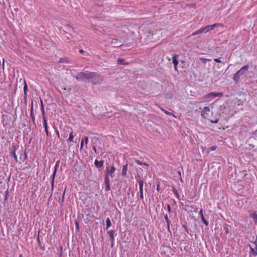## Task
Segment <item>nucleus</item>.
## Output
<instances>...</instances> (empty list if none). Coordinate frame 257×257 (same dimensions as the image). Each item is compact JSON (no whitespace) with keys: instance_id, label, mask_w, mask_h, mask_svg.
<instances>
[{"instance_id":"obj_26","label":"nucleus","mask_w":257,"mask_h":257,"mask_svg":"<svg viewBox=\"0 0 257 257\" xmlns=\"http://www.w3.org/2000/svg\"><path fill=\"white\" fill-rule=\"evenodd\" d=\"M198 31V33L199 34H201L203 32H205V30L204 29V28H200V29H199Z\"/></svg>"},{"instance_id":"obj_49","label":"nucleus","mask_w":257,"mask_h":257,"mask_svg":"<svg viewBox=\"0 0 257 257\" xmlns=\"http://www.w3.org/2000/svg\"><path fill=\"white\" fill-rule=\"evenodd\" d=\"M67 136H68V134H65L63 135V137H64V138H67Z\"/></svg>"},{"instance_id":"obj_11","label":"nucleus","mask_w":257,"mask_h":257,"mask_svg":"<svg viewBox=\"0 0 257 257\" xmlns=\"http://www.w3.org/2000/svg\"><path fill=\"white\" fill-rule=\"evenodd\" d=\"M108 236L110 237L111 241V245H113L114 238V230H110L107 231V232Z\"/></svg>"},{"instance_id":"obj_54","label":"nucleus","mask_w":257,"mask_h":257,"mask_svg":"<svg viewBox=\"0 0 257 257\" xmlns=\"http://www.w3.org/2000/svg\"><path fill=\"white\" fill-rule=\"evenodd\" d=\"M19 257H23V254H20L19 255Z\"/></svg>"},{"instance_id":"obj_8","label":"nucleus","mask_w":257,"mask_h":257,"mask_svg":"<svg viewBox=\"0 0 257 257\" xmlns=\"http://www.w3.org/2000/svg\"><path fill=\"white\" fill-rule=\"evenodd\" d=\"M57 163L55 165L54 170V172H53V174L52 175L51 186H52V190H53V188H54V180H55V176H56V172H57Z\"/></svg>"},{"instance_id":"obj_4","label":"nucleus","mask_w":257,"mask_h":257,"mask_svg":"<svg viewBox=\"0 0 257 257\" xmlns=\"http://www.w3.org/2000/svg\"><path fill=\"white\" fill-rule=\"evenodd\" d=\"M95 75H96V77L99 78V79H96V78H95L94 77L91 78L90 80H88V82L92 83L94 85L100 84L102 83V82L103 81V79L100 77V75L97 74L96 72H95Z\"/></svg>"},{"instance_id":"obj_43","label":"nucleus","mask_w":257,"mask_h":257,"mask_svg":"<svg viewBox=\"0 0 257 257\" xmlns=\"http://www.w3.org/2000/svg\"><path fill=\"white\" fill-rule=\"evenodd\" d=\"M45 132H46V135H47V136H49V132H48V128H45Z\"/></svg>"},{"instance_id":"obj_21","label":"nucleus","mask_w":257,"mask_h":257,"mask_svg":"<svg viewBox=\"0 0 257 257\" xmlns=\"http://www.w3.org/2000/svg\"><path fill=\"white\" fill-rule=\"evenodd\" d=\"M127 165H126L123 167L122 170V174L123 176H125L126 174V172L127 170Z\"/></svg>"},{"instance_id":"obj_37","label":"nucleus","mask_w":257,"mask_h":257,"mask_svg":"<svg viewBox=\"0 0 257 257\" xmlns=\"http://www.w3.org/2000/svg\"><path fill=\"white\" fill-rule=\"evenodd\" d=\"M210 122L213 123H217L218 122V119H216L215 120H210Z\"/></svg>"},{"instance_id":"obj_24","label":"nucleus","mask_w":257,"mask_h":257,"mask_svg":"<svg viewBox=\"0 0 257 257\" xmlns=\"http://www.w3.org/2000/svg\"><path fill=\"white\" fill-rule=\"evenodd\" d=\"M111 43L112 44L115 45L116 46L115 47H118L117 45L119 43V42H118V40L116 39H113Z\"/></svg>"},{"instance_id":"obj_33","label":"nucleus","mask_w":257,"mask_h":257,"mask_svg":"<svg viewBox=\"0 0 257 257\" xmlns=\"http://www.w3.org/2000/svg\"><path fill=\"white\" fill-rule=\"evenodd\" d=\"M199 214L201 218L202 217V216H203V210H202V209H201L200 210V211H199Z\"/></svg>"},{"instance_id":"obj_48","label":"nucleus","mask_w":257,"mask_h":257,"mask_svg":"<svg viewBox=\"0 0 257 257\" xmlns=\"http://www.w3.org/2000/svg\"><path fill=\"white\" fill-rule=\"evenodd\" d=\"M24 158H25V159H27V154L26 153H24Z\"/></svg>"},{"instance_id":"obj_27","label":"nucleus","mask_w":257,"mask_h":257,"mask_svg":"<svg viewBox=\"0 0 257 257\" xmlns=\"http://www.w3.org/2000/svg\"><path fill=\"white\" fill-rule=\"evenodd\" d=\"M43 120H44V126L45 128H48V125H47V120H46V117L43 118Z\"/></svg>"},{"instance_id":"obj_25","label":"nucleus","mask_w":257,"mask_h":257,"mask_svg":"<svg viewBox=\"0 0 257 257\" xmlns=\"http://www.w3.org/2000/svg\"><path fill=\"white\" fill-rule=\"evenodd\" d=\"M201 219L203 223H204L206 226L208 225V222L206 220L204 216H202Z\"/></svg>"},{"instance_id":"obj_38","label":"nucleus","mask_w":257,"mask_h":257,"mask_svg":"<svg viewBox=\"0 0 257 257\" xmlns=\"http://www.w3.org/2000/svg\"><path fill=\"white\" fill-rule=\"evenodd\" d=\"M140 198L142 200L144 199V195H143V192H140Z\"/></svg>"},{"instance_id":"obj_13","label":"nucleus","mask_w":257,"mask_h":257,"mask_svg":"<svg viewBox=\"0 0 257 257\" xmlns=\"http://www.w3.org/2000/svg\"><path fill=\"white\" fill-rule=\"evenodd\" d=\"M103 164L104 161L102 160L99 161H98L97 160H95L94 162L95 166L98 168H101L103 166Z\"/></svg>"},{"instance_id":"obj_47","label":"nucleus","mask_w":257,"mask_h":257,"mask_svg":"<svg viewBox=\"0 0 257 257\" xmlns=\"http://www.w3.org/2000/svg\"><path fill=\"white\" fill-rule=\"evenodd\" d=\"M75 224L77 229H79L78 223L77 221H76Z\"/></svg>"},{"instance_id":"obj_46","label":"nucleus","mask_w":257,"mask_h":257,"mask_svg":"<svg viewBox=\"0 0 257 257\" xmlns=\"http://www.w3.org/2000/svg\"><path fill=\"white\" fill-rule=\"evenodd\" d=\"M167 210L169 212H170L171 211V207L169 205H168V206H167Z\"/></svg>"},{"instance_id":"obj_2","label":"nucleus","mask_w":257,"mask_h":257,"mask_svg":"<svg viewBox=\"0 0 257 257\" xmlns=\"http://www.w3.org/2000/svg\"><path fill=\"white\" fill-rule=\"evenodd\" d=\"M249 66L248 65H244L238 70L236 73H235L232 77L233 80L235 82H237L240 78V77L248 71Z\"/></svg>"},{"instance_id":"obj_20","label":"nucleus","mask_w":257,"mask_h":257,"mask_svg":"<svg viewBox=\"0 0 257 257\" xmlns=\"http://www.w3.org/2000/svg\"><path fill=\"white\" fill-rule=\"evenodd\" d=\"M135 161L136 162V163L139 165H145L147 167L149 166V164L146 163H142L140 161L135 159Z\"/></svg>"},{"instance_id":"obj_9","label":"nucleus","mask_w":257,"mask_h":257,"mask_svg":"<svg viewBox=\"0 0 257 257\" xmlns=\"http://www.w3.org/2000/svg\"><path fill=\"white\" fill-rule=\"evenodd\" d=\"M221 25L219 23H216V24H214L213 25H208V26H206L205 27H204V29L205 30V33H207V32L210 31V30L213 29L216 26H221Z\"/></svg>"},{"instance_id":"obj_56","label":"nucleus","mask_w":257,"mask_h":257,"mask_svg":"<svg viewBox=\"0 0 257 257\" xmlns=\"http://www.w3.org/2000/svg\"><path fill=\"white\" fill-rule=\"evenodd\" d=\"M256 132H257V130H256Z\"/></svg>"},{"instance_id":"obj_35","label":"nucleus","mask_w":257,"mask_h":257,"mask_svg":"<svg viewBox=\"0 0 257 257\" xmlns=\"http://www.w3.org/2000/svg\"><path fill=\"white\" fill-rule=\"evenodd\" d=\"M214 61L216 63H221V61L218 58H215L214 59Z\"/></svg>"},{"instance_id":"obj_29","label":"nucleus","mask_w":257,"mask_h":257,"mask_svg":"<svg viewBox=\"0 0 257 257\" xmlns=\"http://www.w3.org/2000/svg\"><path fill=\"white\" fill-rule=\"evenodd\" d=\"M105 191H107L110 190V184H105Z\"/></svg>"},{"instance_id":"obj_14","label":"nucleus","mask_w":257,"mask_h":257,"mask_svg":"<svg viewBox=\"0 0 257 257\" xmlns=\"http://www.w3.org/2000/svg\"><path fill=\"white\" fill-rule=\"evenodd\" d=\"M139 185L140 192H143L144 181L142 179L138 180Z\"/></svg>"},{"instance_id":"obj_10","label":"nucleus","mask_w":257,"mask_h":257,"mask_svg":"<svg viewBox=\"0 0 257 257\" xmlns=\"http://www.w3.org/2000/svg\"><path fill=\"white\" fill-rule=\"evenodd\" d=\"M249 248L250 250L249 251V254L254 256L257 255V246L254 245V247H252L249 245Z\"/></svg>"},{"instance_id":"obj_51","label":"nucleus","mask_w":257,"mask_h":257,"mask_svg":"<svg viewBox=\"0 0 257 257\" xmlns=\"http://www.w3.org/2000/svg\"><path fill=\"white\" fill-rule=\"evenodd\" d=\"M79 52H80V53H83V50H80V51H79Z\"/></svg>"},{"instance_id":"obj_22","label":"nucleus","mask_w":257,"mask_h":257,"mask_svg":"<svg viewBox=\"0 0 257 257\" xmlns=\"http://www.w3.org/2000/svg\"><path fill=\"white\" fill-rule=\"evenodd\" d=\"M200 60L204 63L206 64L207 62L210 61L211 59H207L205 58H200Z\"/></svg>"},{"instance_id":"obj_42","label":"nucleus","mask_w":257,"mask_h":257,"mask_svg":"<svg viewBox=\"0 0 257 257\" xmlns=\"http://www.w3.org/2000/svg\"><path fill=\"white\" fill-rule=\"evenodd\" d=\"M31 116L32 119L33 121L34 122L35 121V117L33 115L32 112L31 113Z\"/></svg>"},{"instance_id":"obj_52","label":"nucleus","mask_w":257,"mask_h":257,"mask_svg":"<svg viewBox=\"0 0 257 257\" xmlns=\"http://www.w3.org/2000/svg\"><path fill=\"white\" fill-rule=\"evenodd\" d=\"M7 194H8V192L7 193L6 195H7ZM7 196H6L5 200H7Z\"/></svg>"},{"instance_id":"obj_39","label":"nucleus","mask_w":257,"mask_h":257,"mask_svg":"<svg viewBox=\"0 0 257 257\" xmlns=\"http://www.w3.org/2000/svg\"><path fill=\"white\" fill-rule=\"evenodd\" d=\"M27 89H28L27 85L26 84H25V85L24 87V90L25 93H26V91L27 90Z\"/></svg>"},{"instance_id":"obj_23","label":"nucleus","mask_w":257,"mask_h":257,"mask_svg":"<svg viewBox=\"0 0 257 257\" xmlns=\"http://www.w3.org/2000/svg\"><path fill=\"white\" fill-rule=\"evenodd\" d=\"M104 182H105V184H109V182H110L109 178V176H108L107 175L105 176Z\"/></svg>"},{"instance_id":"obj_12","label":"nucleus","mask_w":257,"mask_h":257,"mask_svg":"<svg viewBox=\"0 0 257 257\" xmlns=\"http://www.w3.org/2000/svg\"><path fill=\"white\" fill-rule=\"evenodd\" d=\"M13 150L11 153V155L14 158L15 162L17 163L18 162V158L16 153L17 148L15 146L12 147Z\"/></svg>"},{"instance_id":"obj_41","label":"nucleus","mask_w":257,"mask_h":257,"mask_svg":"<svg viewBox=\"0 0 257 257\" xmlns=\"http://www.w3.org/2000/svg\"><path fill=\"white\" fill-rule=\"evenodd\" d=\"M166 223L167 224L168 228L169 230H170V221L168 220V222H166Z\"/></svg>"},{"instance_id":"obj_31","label":"nucleus","mask_w":257,"mask_h":257,"mask_svg":"<svg viewBox=\"0 0 257 257\" xmlns=\"http://www.w3.org/2000/svg\"><path fill=\"white\" fill-rule=\"evenodd\" d=\"M41 109H42V115H43V118H44V117H45V114L44 108L43 106H42Z\"/></svg>"},{"instance_id":"obj_50","label":"nucleus","mask_w":257,"mask_h":257,"mask_svg":"<svg viewBox=\"0 0 257 257\" xmlns=\"http://www.w3.org/2000/svg\"><path fill=\"white\" fill-rule=\"evenodd\" d=\"M57 134L58 137H59V134L58 132H57Z\"/></svg>"},{"instance_id":"obj_17","label":"nucleus","mask_w":257,"mask_h":257,"mask_svg":"<svg viewBox=\"0 0 257 257\" xmlns=\"http://www.w3.org/2000/svg\"><path fill=\"white\" fill-rule=\"evenodd\" d=\"M111 225V221L109 218H107L106 220V229L107 230Z\"/></svg>"},{"instance_id":"obj_34","label":"nucleus","mask_w":257,"mask_h":257,"mask_svg":"<svg viewBox=\"0 0 257 257\" xmlns=\"http://www.w3.org/2000/svg\"><path fill=\"white\" fill-rule=\"evenodd\" d=\"M83 145H84V142H83V139L82 140L81 142V144H80V150H81L83 148Z\"/></svg>"},{"instance_id":"obj_5","label":"nucleus","mask_w":257,"mask_h":257,"mask_svg":"<svg viewBox=\"0 0 257 257\" xmlns=\"http://www.w3.org/2000/svg\"><path fill=\"white\" fill-rule=\"evenodd\" d=\"M210 112V109L209 107L205 106L201 112V116L204 118H207Z\"/></svg>"},{"instance_id":"obj_28","label":"nucleus","mask_w":257,"mask_h":257,"mask_svg":"<svg viewBox=\"0 0 257 257\" xmlns=\"http://www.w3.org/2000/svg\"><path fill=\"white\" fill-rule=\"evenodd\" d=\"M216 148H217V147L216 146H213L210 147L209 148V150L211 151H214L216 149Z\"/></svg>"},{"instance_id":"obj_18","label":"nucleus","mask_w":257,"mask_h":257,"mask_svg":"<svg viewBox=\"0 0 257 257\" xmlns=\"http://www.w3.org/2000/svg\"><path fill=\"white\" fill-rule=\"evenodd\" d=\"M74 137V136L73 135V132L71 131L70 134H69V138L67 140V141L69 143V142H71L72 141H73V138Z\"/></svg>"},{"instance_id":"obj_16","label":"nucleus","mask_w":257,"mask_h":257,"mask_svg":"<svg viewBox=\"0 0 257 257\" xmlns=\"http://www.w3.org/2000/svg\"><path fill=\"white\" fill-rule=\"evenodd\" d=\"M117 64L119 65H127L128 63L125 62V60L123 59H118L117 60Z\"/></svg>"},{"instance_id":"obj_40","label":"nucleus","mask_w":257,"mask_h":257,"mask_svg":"<svg viewBox=\"0 0 257 257\" xmlns=\"http://www.w3.org/2000/svg\"><path fill=\"white\" fill-rule=\"evenodd\" d=\"M164 218H165V219L166 222H168V221L169 220L167 215H165Z\"/></svg>"},{"instance_id":"obj_1","label":"nucleus","mask_w":257,"mask_h":257,"mask_svg":"<svg viewBox=\"0 0 257 257\" xmlns=\"http://www.w3.org/2000/svg\"><path fill=\"white\" fill-rule=\"evenodd\" d=\"M96 78L95 72H81L78 73L76 76L75 78L78 80L84 81L85 80H90L91 78L92 77ZM99 78L96 77V79Z\"/></svg>"},{"instance_id":"obj_44","label":"nucleus","mask_w":257,"mask_h":257,"mask_svg":"<svg viewBox=\"0 0 257 257\" xmlns=\"http://www.w3.org/2000/svg\"><path fill=\"white\" fill-rule=\"evenodd\" d=\"M66 28H70V29H72V30H73V28H72L70 25H67L66 26Z\"/></svg>"},{"instance_id":"obj_6","label":"nucleus","mask_w":257,"mask_h":257,"mask_svg":"<svg viewBox=\"0 0 257 257\" xmlns=\"http://www.w3.org/2000/svg\"><path fill=\"white\" fill-rule=\"evenodd\" d=\"M115 171V168L114 166H107L106 169V172L105 175L112 177Z\"/></svg>"},{"instance_id":"obj_45","label":"nucleus","mask_w":257,"mask_h":257,"mask_svg":"<svg viewBox=\"0 0 257 257\" xmlns=\"http://www.w3.org/2000/svg\"><path fill=\"white\" fill-rule=\"evenodd\" d=\"M198 34H199V33H198V31H196V32H195L192 33V35L193 36H195V35H197Z\"/></svg>"},{"instance_id":"obj_32","label":"nucleus","mask_w":257,"mask_h":257,"mask_svg":"<svg viewBox=\"0 0 257 257\" xmlns=\"http://www.w3.org/2000/svg\"><path fill=\"white\" fill-rule=\"evenodd\" d=\"M224 230H225V233L228 234L229 233V228L228 226L224 227Z\"/></svg>"},{"instance_id":"obj_36","label":"nucleus","mask_w":257,"mask_h":257,"mask_svg":"<svg viewBox=\"0 0 257 257\" xmlns=\"http://www.w3.org/2000/svg\"><path fill=\"white\" fill-rule=\"evenodd\" d=\"M253 243L255 246H257V235L256 236L255 239L253 241Z\"/></svg>"},{"instance_id":"obj_15","label":"nucleus","mask_w":257,"mask_h":257,"mask_svg":"<svg viewBox=\"0 0 257 257\" xmlns=\"http://www.w3.org/2000/svg\"><path fill=\"white\" fill-rule=\"evenodd\" d=\"M160 109L161 110L163 111L165 114H166L167 115H170V116H172L175 118H176V116L174 114H173L172 113L170 112H169L168 111L164 109V108H162V107H160Z\"/></svg>"},{"instance_id":"obj_55","label":"nucleus","mask_w":257,"mask_h":257,"mask_svg":"<svg viewBox=\"0 0 257 257\" xmlns=\"http://www.w3.org/2000/svg\"><path fill=\"white\" fill-rule=\"evenodd\" d=\"M178 174H179L180 175L181 174V173L180 172V171H178Z\"/></svg>"},{"instance_id":"obj_30","label":"nucleus","mask_w":257,"mask_h":257,"mask_svg":"<svg viewBox=\"0 0 257 257\" xmlns=\"http://www.w3.org/2000/svg\"><path fill=\"white\" fill-rule=\"evenodd\" d=\"M83 139V141L84 140L86 145H87L88 143V138L87 137H85Z\"/></svg>"},{"instance_id":"obj_7","label":"nucleus","mask_w":257,"mask_h":257,"mask_svg":"<svg viewBox=\"0 0 257 257\" xmlns=\"http://www.w3.org/2000/svg\"><path fill=\"white\" fill-rule=\"evenodd\" d=\"M178 55L176 54H173L172 62L174 66V69L177 72L178 71L177 68V65L178 64V61L177 60Z\"/></svg>"},{"instance_id":"obj_3","label":"nucleus","mask_w":257,"mask_h":257,"mask_svg":"<svg viewBox=\"0 0 257 257\" xmlns=\"http://www.w3.org/2000/svg\"><path fill=\"white\" fill-rule=\"evenodd\" d=\"M223 93L221 92H210L203 96V98L206 100L207 101H211L213 98L217 96H222Z\"/></svg>"},{"instance_id":"obj_19","label":"nucleus","mask_w":257,"mask_h":257,"mask_svg":"<svg viewBox=\"0 0 257 257\" xmlns=\"http://www.w3.org/2000/svg\"><path fill=\"white\" fill-rule=\"evenodd\" d=\"M250 216L252 218L253 221L256 223L257 222V214L256 213H253L250 215Z\"/></svg>"},{"instance_id":"obj_53","label":"nucleus","mask_w":257,"mask_h":257,"mask_svg":"<svg viewBox=\"0 0 257 257\" xmlns=\"http://www.w3.org/2000/svg\"><path fill=\"white\" fill-rule=\"evenodd\" d=\"M37 240H38V242H39V241H40V239H39V236L38 237Z\"/></svg>"}]
</instances>
